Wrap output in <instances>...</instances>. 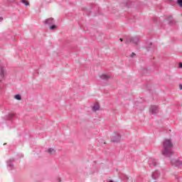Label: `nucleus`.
<instances>
[{
	"mask_svg": "<svg viewBox=\"0 0 182 182\" xmlns=\"http://www.w3.org/2000/svg\"><path fill=\"white\" fill-rule=\"evenodd\" d=\"M149 166L151 167H156V166H157V161L154 159L150 158L149 159Z\"/></svg>",
	"mask_w": 182,
	"mask_h": 182,
	"instance_id": "obj_6",
	"label": "nucleus"
},
{
	"mask_svg": "<svg viewBox=\"0 0 182 182\" xmlns=\"http://www.w3.org/2000/svg\"><path fill=\"white\" fill-rule=\"evenodd\" d=\"M21 4H23L26 6H29V1L26 0H21Z\"/></svg>",
	"mask_w": 182,
	"mask_h": 182,
	"instance_id": "obj_14",
	"label": "nucleus"
},
{
	"mask_svg": "<svg viewBox=\"0 0 182 182\" xmlns=\"http://www.w3.org/2000/svg\"><path fill=\"white\" fill-rule=\"evenodd\" d=\"M47 151L48 154H50V156H52L53 154H55V153L56 152V151L53 148L48 149Z\"/></svg>",
	"mask_w": 182,
	"mask_h": 182,
	"instance_id": "obj_12",
	"label": "nucleus"
},
{
	"mask_svg": "<svg viewBox=\"0 0 182 182\" xmlns=\"http://www.w3.org/2000/svg\"><path fill=\"white\" fill-rule=\"evenodd\" d=\"M2 21H4V18L0 17V22H2Z\"/></svg>",
	"mask_w": 182,
	"mask_h": 182,
	"instance_id": "obj_21",
	"label": "nucleus"
},
{
	"mask_svg": "<svg viewBox=\"0 0 182 182\" xmlns=\"http://www.w3.org/2000/svg\"><path fill=\"white\" fill-rule=\"evenodd\" d=\"M9 2H15V1H9Z\"/></svg>",
	"mask_w": 182,
	"mask_h": 182,
	"instance_id": "obj_24",
	"label": "nucleus"
},
{
	"mask_svg": "<svg viewBox=\"0 0 182 182\" xmlns=\"http://www.w3.org/2000/svg\"><path fill=\"white\" fill-rule=\"evenodd\" d=\"M176 4L180 6V8H182V0H177Z\"/></svg>",
	"mask_w": 182,
	"mask_h": 182,
	"instance_id": "obj_17",
	"label": "nucleus"
},
{
	"mask_svg": "<svg viewBox=\"0 0 182 182\" xmlns=\"http://www.w3.org/2000/svg\"><path fill=\"white\" fill-rule=\"evenodd\" d=\"M179 89H180V90H182V85L181 84L179 85Z\"/></svg>",
	"mask_w": 182,
	"mask_h": 182,
	"instance_id": "obj_20",
	"label": "nucleus"
},
{
	"mask_svg": "<svg viewBox=\"0 0 182 182\" xmlns=\"http://www.w3.org/2000/svg\"><path fill=\"white\" fill-rule=\"evenodd\" d=\"M44 25H48L50 26V29L53 31V29H56V25H55V19L52 17L46 19L43 21Z\"/></svg>",
	"mask_w": 182,
	"mask_h": 182,
	"instance_id": "obj_2",
	"label": "nucleus"
},
{
	"mask_svg": "<svg viewBox=\"0 0 182 182\" xmlns=\"http://www.w3.org/2000/svg\"><path fill=\"white\" fill-rule=\"evenodd\" d=\"M2 82V80H0V82Z\"/></svg>",
	"mask_w": 182,
	"mask_h": 182,
	"instance_id": "obj_25",
	"label": "nucleus"
},
{
	"mask_svg": "<svg viewBox=\"0 0 182 182\" xmlns=\"http://www.w3.org/2000/svg\"><path fill=\"white\" fill-rule=\"evenodd\" d=\"M168 24L171 25L173 23V16H168Z\"/></svg>",
	"mask_w": 182,
	"mask_h": 182,
	"instance_id": "obj_15",
	"label": "nucleus"
},
{
	"mask_svg": "<svg viewBox=\"0 0 182 182\" xmlns=\"http://www.w3.org/2000/svg\"><path fill=\"white\" fill-rule=\"evenodd\" d=\"M14 97L16 99V100H22V97L19 94L16 95Z\"/></svg>",
	"mask_w": 182,
	"mask_h": 182,
	"instance_id": "obj_16",
	"label": "nucleus"
},
{
	"mask_svg": "<svg viewBox=\"0 0 182 182\" xmlns=\"http://www.w3.org/2000/svg\"><path fill=\"white\" fill-rule=\"evenodd\" d=\"M139 41H140V38L139 36L135 37H128L125 40L126 45H129V43H133L134 45H138Z\"/></svg>",
	"mask_w": 182,
	"mask_h": 182,
	"instance_id": "obj_3",
	"label": "nucleus"
},
{
	"mask_svg": "<svg viewBox=\"0 0 182 182\" xmlns=\"http://www.w3.org/2000/svg\"><path fill=\"white\" fill-rule=\"evenodd\" d=\"M178 68H182V63H179Z\"/></svg>",
	"mask_w": 182,
	"mask_h": 182,
	"instance_id": "obj_19",
	"label": "nucleus"
},
{
	"mask_svg": "<svg viewBox=\"0 0 182 182\" xmlns=\"http://www.w3.org/2000/svg\"><path fill=\"white\" fill-rule=\"evenodd\" d=\"M15 159H10L7 161V167L9 168V170H12L14 168V162Z\"/></svg>",
	"mask_w": 182,
	"mask_h": 182,
	"instance_id": "obj_8",
	"label": "nucleus"
},
{
	"mask_svg": "<svg viewBox=\"0 0 182 182\" xmlns=\"http://www.w3.org/2000/svg\"><path fill=\"white\" fill-rule=\"evenodd\" d=\"M0 75H1V77H4L5 76V68H4V67H1Z\"/></svg>",
	"mask_w": 182,
	"mask_h": 182,
	"instance_id": "obj_11",
	"label": "nucleus"
},
{
	"mask_svg": "<svg viewBox=\"0 0 182 182\" xmlns=\"http://www.w3.org/2000/svg\"><path fill=\"white\" fill-rule=\"evenodd\" d=\"M58 181L59 182H60V181H62V179H60V178H58Z\"/></svg>",
	"mask_w": 182,
	"mask_h": 182,
	"instance_id": "obj_22",
	"label": "nucleus"
},
{
	"mask_svg": "<svg viewBox=\"0 0 182 182\" xmlns=\"http://www.w3.org/2000/svg\"><path fill=\"white\" fill-rule=\"evenodd\" d=\"M100 78L102 79V80H109V79H110V76L105 74H102L100 76Z\"/></svg>",
	"mask_w": 182,
	"mask_h": 182,
	"instance_id": "obj_10",
	"label": "nucleus"
},
{
	"mask_svg": "<svg viewBox=\"0 0 182 182\" xmlns=\"http://www.w3.org/2000/svg\"><path fill=\"white\" fill-rule=\"evenodd\" d=\"M149 111L151 112V113H152V114H156V113L159 112V107L152 105L151 106Z\"/></svg>",
	"mask_w": 182,
	"mask_h": 182,
	"instance_id": "obj_7",
	"label": "nucleus"
},
{
	"mask_svg": "<svg viewBox=\"0 0 182 182\" xmlns=\"http://www.w3.org/2000/svg\"><path fill=\"white\" fill-rule=\"evenodd\" d=\"M120 134L116 133L112 136V143H120V139H121Z\"/></svg>",
	"mask_w": 182,
	"mask_h": 182,
	"instance_id": "obj_4",
	"label": "nucleus"
},
{
	"mask_svg": "<svg viewBox=\"0 0 182 182\" xmlns=\"http://www.w3.org/2000/svg\"><path fill=\"white\" fill-rule=\"evenodd\" d=\"M159 177H160V172H159L158 171L152 173V178L154 180H157V178H159Z\"/></svg>",
	"mask_w": 182,
	"mask_h": 182,
	"instance_id": "obj_9",
	"label": "nucleus"
},
{
	"mask_svg": "<svg viewBox=\"0 0 182 182\" xmlns=\"http://www.w3.org/2000/svg\"><path fill=\"white\" fill-rule=\"evenodd\" d=\"M171 163L173 166H175V167H180L181 166H182V161L180 160H177V159H172L171 161Z\"/></svg>",
	"mask_w": 182,
	"mask_h": 182,
	"instance_id": "obj_5",
	"label": "nucleus"
},
{
	"mask_svg": "<svg viewBox=\"0 0 182 182\" xmlns=\"http://www.w3.org/2000/svg\"><path fill=\"white\" fill-rule=\"evenodd\" d=\"M130 58H136V54L134 53H132Z\"/></svg>",
	"mask_w": 182,
	"mask_h": 182,
	"instance_id": "obj_18",
	"label": "nucleus"
},
{
	"mask_svg": "<svg viewBox=\"0 0 182 182\" xmlns=\"http://www.w3.org/2000/svg\"><path fill=\"white\" fill-rule=\"evenodd\" d=\"M100 109V107L99 106V105L95 104L93 107H92V112H97V110H99Z\"/></svg>",
	"mask_w": 182,
	"mask_h": 182,
	"instance_id": "obj_13",
	"label": "nucleus"
},
{
	"mask_svg": "<svg viewBox=\"0 0 182 182\" xmlns=\"http://www.w3.org/2000/svg\"><path fill=\"white\" fill-rule=\"evenodd\" d=\"M120 42H123V38H119Z\"/></svg>",
	"mask_w": 182,
	"mask_h": 182,
	"instance_id": "obj_23",
	"label": "nucleus"
},
{
	"mask_svg": "<svg viewBox=\"0 0 182 182\" xmlns=\"http://www.w3.org/2000/svg\"><path fill=\"white\" fill-rule=\"evenodd\" d=\"M173 143L170 139H165L163 141V151H162V156L164 157H170L173 153Z\"/></svg>",
	"mask_w": 182,
	"mask_h": 182,
	"instance_id": "obj_1",
	"label": "nucleus"
},
{
	"mask_svg": "<svg viewBox=\"0 0 182 182\" xmlns=\"http://www.w3.org/2000/svg\"><path fill=\"white\" fill-rule=\"evenodd\" d=\"M109 182H113V181H110Z\"/></svg>",
	"mask_w": 182,
	"mask_h": 182,
	"instance_id": "obj_26",
	"label": "nucleus"
}]
</instances>
